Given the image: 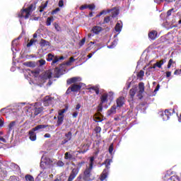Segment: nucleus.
I'll return each instance as SVG.
<instances>
[{"mask_svg": "<svg viewBox=\"0 0 181 181\" xmlns=\"http://www.w3.org/2000/svg\"><path fill=\"white\" fill-rule=\"evenodd\" d=\"M108 177V170L107 169H104L103 173L100 175V180L104 181L105 179H107Z\"/></svg>", "mask_w": 181, "mask_h": 181, "instance_id": "f3484780", "label": "nucleus"}, {"mask_svg": "<svg viewBox=\"0 0 181 181\" xmlns=\"http://www.w3.org/2000/svg\"><path fill=\"white\" fill-rule=\"evenodd\" d=\"M84 163H86V162L81 161L80 163H78V168L72 169L67 181H73L74 180V179H76V176L78 175V173L80 172V168H81V166H83Z\"/></svg>", "mask_w": 181, "mask_h": 181, "instance_id": "f03ea898", "label": "nucleus"}, {"mask_svg": "<svg viewBox=\"0 0 181 181\" xmlns=\"http://www.w3.org/2000/svg\"><path fill=\"white\" fill-rule=\"evenodd\" d=\"M115 30L117 32H121V30H122V24L121 23H117L115 27Z\"/></svg>", "mask_w": 181, "mask_h": 181, "instance_id": "c85d7f7f", "label": "nucleus"}, {"mask_svg": "<svg viewBox=\"0 0 181 181\" xmlns=\"http://www.w3.org/2000/svg\"><path fill=\"white\" fill-rule=\"evenodd\" d=\"M95 119H97V120H95V122H101V121H103V119H101V117H96Z\"/></svg>", "mask_w": 181, "mask_h": 181, "instance_id": "0e129e2a", "label": "nucleus"}, {"mask_svg": "<svg viewBox=\"0 0 181 181\" xmlns=\"http://www.w3.org/2000/svg\"><path fill=\"white\" fill-rule=\"evenodd\" d=\"M73 62H76V59H74V57H71L69 58V60L66 62V66H71V64L73 63Z\"/></svg>", "mask_w": 181, "mask_h": 181, "instance_id": "f704fd0d", "label": "nucleus"}, {"mask_svg": "<svg viewBox=\"0 0 181 181\" xmlns=\"http://www.w3.org/2000/svg\"><path fill=\"white\" fill-rule=\"evenodd\" d=\"M161 117L163 118V121H168L169 119V115L168 114V111H164V112L161 115Z\"/></svg>", "mask_w": 181, "mask_h": 181, "instance_id": "c756f323", "label": "nucleus"}, {"mask_svg": "<svg viewBox=\"0 0 181 181\" xmlns=\"http://www.w3.org/2000/svg\"><path fill=\"white\" fill-rule=\"evenodd\" d=\"M91 32L95 33V35H100V33L103 32V28L100 26L95 25L93 27Z\"/></svg>", "mask_w": 181, "mask_h": 181, "instance_id": "ddd939ff", "label": "nucleus"}, {"mask_svg": "<svg viewBox=\"0 0 181 181\" xmlns=\"http://www.w3.org/2000/svg\"><path fill=\"white\" fill-rule=\"evenodd\" d=\"M18 40H19V37L17 40H13L11 42L12 46H18Z\"/></svg>", "mask_w": 181, "mask_h": 181, "instance_id": "8fccbe9b", "label": "nucleus"}, {"mask_svg": "<svg viewBox=\"0 0 181 181\" xmlns=\"http://www.w3.org/2000/svg\"><path fill=\"white\" fill-rule=\"evenodd\" d=\"M90 149V144H83L81 149L78 151V153H86L87 151H89Z\"/></svg>", "mask_w": 181, "mask_h": 181, "instance_id": "2eb2a0df", "label": "nucleus"}, {"mask_svg": "<svg viewBox=\"0 0 181 181\" xmlns=\"http://www.w3.org/2000/svg\"><path fill=\"white\" fill-rule=\"evenodd\" d=\"M174 74H175V75L181 74V69L175 70L174 72Z\"/></svg>", "mask_w": 181, "mask_h": 181, "instance_id": "e2e57ef3", "label": "nucleus"}, {"mask_svg": "<svg viewBox=\"0 0 181 181\" xmlns=\"http://www.w3.org/2000/svg\"><path fill=\"white\" fill-rule=\"evenodd\" d=\"M165 111L168 112L167 115H168V118H170L175 112V109L165 110Z\"/></svg>", "mask_w": 181, "mask_h": 181, "instance_id": "7c9ffc66", "label": "nucleus"}, {"mask_svg": "<svg viewBox=\"0 0 181 181\" xmlns=\"http://www.w3.org/2000/svg\"><path fill=\"white\" fill-rule=\"evenodd\" d=\"M148 36L151 39V40H155V39L158 37V32L156 30H152L148 33Z\"/></svg>", "mask_w": 181, "mask_h": 181, "instance_id": "f8f14e48", "label": "nucleus"}, {"mask_svg": "<svg viewBox=\"0 0 181 181\" xmlns=\"http://www.w3.org/2000/svg\"><path fill=\"white\" fill-rule=\"evenodd\" d=\"M116 103H117V107L119 108H121V107H122L124 104H125V98H124V96L119 97L117 99Z\"/></svg>", "mask_w": 181, "mask_h": 181, "instance_id": "1a4fd4ad", "label": "nucleus"}, {"mask_svg": "<svg viewBox=\"0 0 181 181\" xmlns=\"http://www.w3.org/2000/svg\"><path fill=\"white\" fill-rule=\"evenodd\" d=\"M77 81H80L79 77H73L71 78H68L66 81V84L70 86V84H74V83H77Z\"/></svg>", "mask_w": 181, "mask_h": 181, "instance_id": "9b49d317", "label": "nucleus"}, {"mask_svg": "<svg viewBox=\"0 0 181 181\" xmlns=\"http://www.w3.org/2000/svg\"><path fill=\"white\" fill-rule=\"evenodd\" d=\"M64 159L71 160L73 159V155L70 154L69 152L65 153L64 154Z\"/></svg>", "mask_w": 181, "mask_h": 181, "instance_id": "473e14b6", "label": "nucleus"}, {"mask_svg": "<svg viewBox=\"0 0 181 181\" xmlns=\"http://www.w3.org/2000/svg\"><path fill=\"white\" fill-rule=\"evenodd\" d=\"M113 151H114V144H112L109 146V153L112 154Z\"/></svg>", "mask_w": 181, "mask_h": 181, "instance_id": "a18cd8bd", "label": "nucleus"}, {"mask_svg": "<svg viewBox=\"0 0 181 181\" xmlns=\"http://www.w3.org/2000/svg\"><path fill=\"white\" fill-rule=\"evenodd\" d=\"M61 71H62V70L59 67H56L54 69V72L56 73V74H60Z\"/></svg>", "mask_w": 181, "mask_h": 181, "instance_id": "bf43d9fd", "label": "nucleus"}, {"mask_svg": "<svg viewBox=\"0 0 181 181\" xmlns=\"http://www.w3.org/2000/svg\"><path fill=\"white\" fill-rule=\"evenodd\" d=\"M39 62V64L40 66H45V64H46V60L43 59H41L38 61Z\"/></svg>", "mask_w": 181, "mask_h": 181, "instance_id": "79ce46f5", "label": "nucleus"}, {"mask_svg": "<svg viewBox=\"0 0 181 181\" xmlns=\"http://www.w3.org/2000/svg\"><path fill=\"white\" fill-rule=\"evenodd\" d=\"M63 121H64V116H57L56 127H60L63 124Z\"/></svg>", "mask_w": 181, "mask_h": 181, "instance_id": "412c9836", "label": "nucleus"}, {"mask_svg": "<svg viewBox=\"0 0 181 181\" xmlns=\"http://www.w3.org/2000/svg\"><path fill=\"white\" fill-rule=\"evenodd\" d=\"M173 64H176V62L173 61V59H170L167 66L168 69H170Z\"/></svg>", "mask_w": 181, "mask_h": 181, "instance_id": "2f4dec72", "label": "nucleus"}, {"mask_svg": "<svg viewBox=\"0 0 181 181\" xmlns=\"http://www.w3.org/2000/svg\"><path fill=\"white\" fill-rule=\"evenodd\" d=\"M36 40L35 39H31L30 42L27 44V47H30V46L33 45V43H36Z\"/></svg>", "mask_w": 181, "mask_h": 181, "instance_id": "ea45409f", "label": "nucleus"}, {"mask_svg": "<svg viewBox=\"0 0 181 181\" xmlns=\"http://www.w3.org/2000/svg\"><path fill=\"white\" fill-rule=\"evenodd\" d=\"M53 17H48L47 18L46 25L47 26H50L52 25V22H53Z\"/></svg>", "mask_w": 181, "mask_h": 181, "instance_id": "72a5a7b5", "label": "nucleus"}, {"mask_svg": "<svg viewBox=\"0 0 181 181\" xmlns=\"http://www.w3.org/2000/svg\"><path fill=\"white\" fill-rule=\"evenodd\" d=\"M166 62H167V59L164 58L160 61V63L161 64L162 66H163V64H165V63H166Z\"/></svg>", "mask_w": 181, "mask_h": 181, "instance_id": "680f3d73", "label": "nucleus"}, {"mask_svg": "<svg viewBox=\"0 0 181 181\" xmlns=\"http://www.w3.org/2000/svg\"><path fill=\"white\" fill-rule=\"evenodd\" d=\"M170 76H172V72L167 71L166 72V77L169 78V77H170Z\"/></svg>", "mask_w": 181, "mask_h": 181, "instance_id": "338daca9", "label": "nucleus"}, {"mask_svg": "<svg viewBox=\"0 0 181 181\" xmlns=\"http://www.w3.org/2000/svg\"><path fill=\"white\" fill-rule=\"evenodd\" d=\"M88 9H90V11H94L95 9V5L94 4H88Z\"/></svg>", "mask_w": 181, "mask_h": 181, "instance_id": "37998d69", "label": "nucleus"}, {"mask_svg": "<svg viewBox=\"0 0 181 181\" xmlns=\"http://www.w3.org/2000/svg\"><path fill=\"white\" fill-rule=\"evenodd\" d=\"M84 43H86V38H83V39L79 42V46H84Z\"/></svg>", "mask_w": 181, "mask_h": 181, "instance_id": "4d7b16f0", "label": "nucleus"}, {"mask_svg": "<svg viewBox=\"0 0 181 181\" xmlns=\"http://www.w3.org/2000/svg\"><path fill=\"white\" fill-rule=\"evenodd\" d=\"M43 111V107H35L34 108V115H39V114H41V112Z\"/></svg>", "mask_w": 181, "mask_h": 181, "instance_id": "393cba45", "label": "nucleus"}, {"mask_svg": "<svg viewBox=\"0 0 181 181\" xmlns=\"http://www.w3.org/2000/svg\"><path fill=\"white\" fill-rule=\"evenodd\" d=\"M16 124V122L13 121L8 124L9 131H12V129H13V127H15Z\"/></svg>", "mask_w": 181, "mask_h": 181, "instance_id": "e433bc0d", "label": "nucleus"}, {"mask_svg": "<svg viewBox=\"0 0 181 181\" xmlns=\"http://www.w3.org/2000/svg\"><path fill=\"white\" fill-rule=\"evenodd\" d=\"M108 102V93H103L100 97V104H104Z\"/></svg>", "mask_w": 181, "mask_h": 181, "instance_id": "6ab92c4d", "label": "nucleus"}, {"mask_svg": "<svg viewBox=\"0 0 181 181\" xmlns=\"http://www.w3.org/2000/svg\"><path fill=\"white\" fill-rule=\"evenodd\" d=\"M103 111V103H100L98 106V112H101Z\"/></svg>", "mask_w": 181, "mask_h": 181, "instance_id": "603ef678", "label": "nucleus"}, {"mask_svg": "<svg viewBox=\"0 0 181 181\" xmlns=\"http://www.w3.org/2000/svg\"><path fill=\"white\" fill-rule=\"evenodd\" d=\"M35 9H36L35 4H30L28 8L21 9L18 16V18H24V19H29L30 13H32Z\"/></svg>", "mask_w": 181, "mask_h": 181, "instance_id": "f257e3e1", "label": "nucleus"}, {"mask_svg": "<svg viewBox=\"0 0 181 181\" xmlns=\"http://www.w3.org/2000/svg\"><path fill=\"white\" fill-rule=\"evenodd\" d=\"M47 4H49V1H47L45 4H42L40 8L45 9L47 6Z\"/></svg>", "mask_w": 181, "mask_h": 181, "instance_id": "de8ad7c7", "label": "nucleus"}, {"mask_svg": "<svg viewBox=\"0 0 181 181\" xmlns=\"http://www.w3.org/2000/svg\"><path fill=\"white\" fill-rule=\"evenodd\" d=\"M95 132H96V134H100L101 132V127H96L95 128Z\"/></svg>", "mask_w": 181, "mask_h": 181, "instance_id": "3c124183", "label": "nucleus"}, {"mask_svg": "<svg viewBox=\"0 0 181 181\" xmlns=\"http://www.w3.org/2000/svg\"><path fill=\"white\" fill-rule=\"evenodd\" d=\"M43 104L45 107H49V105H52L53 104V98L47 95L43 99Z\"/></svg>", "mask_w": 181, "mask_h": 181, "instance_id": "0eeeda50", "label": "nucleus"}, {"mask_svg": "<svg viewBox=\"0 0 181 181\" xmlns=\"http://www.w3.org/2000/svg\"><path fill=\"white\" fill-rule=\"evenodd\" d=\"M77 115H78V112H74L72 114V116H73L74 118H77Z\"/></svg>", "mask_w": 181, "mask_h": 181, "instance_id": "69168bd1", "label": "nucleus"}, {"mask_svg": "<svg viewBox=\"0 0 181 181\" xmlns=\"http://www.w3.org/2000/svg\"><path fill=\"white\" fill-rule=\"evenodd\" d=\"M112 162V159H106L103 163L105 165V168H106L105 169H107V170H109L110 166L111 165Z\"/></svg>", "mask_w": 181, "mask_h": 181, "instance_id": "bb28decb", "label": "nucleus"}, {"mask_svg": "<svg viewBox=\"0 0 181 181\" xmlns=\"http://www.w3.org/2000/svg\"><path fill=\"white\" fill-rule=\"evenodd\" d=\"M35 132H36L34 131L33 129L29 131L28 134H29L30 141H36V133Z\"/></svg>", "mask_w": 181, "mask_h": 181, "instance_id": "a211bd4d", "label": "nucleus"}, {"mask_svg": "<svg viewBox=\"0 0 181 181\" xmlns=\"http://www.w3.org/2000/svg\"><path fill=\"white\" fill-rule=\"evenodd\" d=\"M136 88H132L130 90H129V101H134V98L135 97V95L136 94Z\"/></svg>", "mask_w": 181, "mask_h": 181, "instance_id": "6e6552de", "label": "nucleus"}, {"mask_svg": "<svg viewBox=\"0 0 181 181\" xmlns=\"http://www.w3.org/2000/svg\"><path fill=\"white\" fill-rule=\"evenodd\" d=\"M50 136H51L50 134H49V133H47V134H45L44 135V137H45V138H50Z\"/></svg>", "mask_w": 181, "mask_h": 181, "instance_id": "774afa93", "label": "nucleus"}, {"mask_svg": "<svg viewBox=\"0 0 181 181\" xmlns=\"http://www.w3.org/2000/svg\"><path fill=\"white\" fill-rule=\"evenodd\" d=\"M117 112V106L112 105L110 110H107V115H111L112 114H115Z\"/></svg>", "mask_w": 181, "mask_h": 181, "instance_id": "b1692460", "label": "nucleus"}, {"mask_svg": "<svg viewBox=\"0 0 181 181\" xmlns=\"http://www.w3.org/2000/svg\"><path fill=\"white\" fill-rule=\"evenodd\" d=\"M47 127H50L49 124H40L37 125L35 127L33 128V131H42V129H45V128H47Z\"/></svg>", "mask_w": 181, "mask_h": 181, "instance_id": "4468645a", "label": "nucleus"}, {"mask_svg": "<svg viewBox=\"0 0 181 181\" xmlns=\"http://www.w3.org/2000/svg\"><path fill=\"white\" fill-rule=\"evenodd\" d=\"M72 136H73V133H71V132H69L68 133H66L64 139L61 141V145H66L67 142H69V141H71Z\"/></svg>", "mask_w": 181, "mask_h": 181, "instance_id": "423d86ee", "label": "nucleus"}, {"mask_svg": "<svg viewBox=\"0 0 181 181\" xmlns=\"http://www.w3.org/2000/svg\"><path fill=\"white\" fill-rule=\"evenodd\" d=\"M59 8H63L64 6V1L63 0H59L58 3Z\"/></svg>", "mask_w": 181, "mask_h": 181, "instance_id": "09e8293b", "label": "nucleus"}, {"mask_svg": "<svg viewBox=\"0 0 181 181\" xmlns=\"http://www.w3.org/2000/svg\"><path fill=\"white\" fill-rule=\"evenodd\" d=\"M144 76H145V71H144L143 70H141L138 74H137V77L139 78H142V77H144Z\"/></svg>", "mask_w": 181, "mask_h": 181, "instance_id": "4c0bfd02", "label": "nucleus"}, {"mask_svg": "<svg viewBox=\"0 0 181 181\" xmlns=\"http://www.w3.org/2000/svg\"><path fill=\"white\" fill-rule=\"evenodd\" d=\"M110 12H112L111 16L112 18H117L118 15H119V9L117 7H115L112 9L107 10V13H110Z\"/></svg>", "mask_w": 181, "mask_h": 181, "instance_id": "9d476101", "label": "nucleus"}, {"mask_svg": "<svg viewBox=\"0 0 181 181\" xmlns=\"http://www.w3.org/2000/svg\"><path fill=\"white\" fill-rule=\"evenodd\" d=\"M57 166H60L62 168V167L64 166V163L62 160H59L57 163Z\"/></svg>", "mask_w": 181, "mask_h": 181, "instance_id": "6e6d98bb", "label": "nucleus"}, {"mask_svg": "<svg viewBox=\"0 0 181 181\" xmlns=\"http://www.w3.org/2000/svg\"><path fill=\"white\" fill-rule=\"evenodd\" d=\"M88 90H93L94 92H95V94L98 95L100 94V88L98 86H91L88 88Z\"/></svg>", "mask_w": 181, "mask_h": 181, "instance_id": "a878e982", "label": "nucleus"}, {"mask_svg": "<svg viewBox=\"0 0 181 181\" xmlns=\"http://www.w3.org/2000/svg\"><path fill=\"white\" fill-rule=\"evenodd\" d=\"M112 19V17L111 16H105L104 18L103 23H100V25H105V23H110Z\"/></svg>", "mask_w": 181, "mask_h": 181, "instance_id": "cd10ccee", "label": "nucleus"}, {"mask_svg": "<svg viewBox=\"0 0 181 181\" xmlns=\"http://www.w3.org/2000/svg\"><path fill=\"white\" fill-rule=\"evenodd\" d=\"M80 90H81V85L74 83L67 88L65 94L69 95L71 93H78Z\"/></svg>", "mask_w": 181, "mask_h": 181, "instance_id": "7ed1b4c3", "label": "nucleus"}, {"mask_svg": "<svg viewBox=\"0 0 181 181\" xmlns=\"http://www.w3.org/2000/svg\"><path fill=\"white\" fill-rule=\"evenodd\" d=\"M173 11H175V8H171V9L168 10L167 11V16H170V15H172V12H173Z\"/></svg>", "mask_w": 181, "mask_h": 181, "instance_id": "13d9d810", "label": "nucleus"}, {"mask_svg": "<svg viewBox=\"0 0 181 181\" xmlns=\"http://www.w3.org/2000/svg\"><path fill=\"white\" fill-rule=\"evenodd\" d=\"M5 124V120L4 118H0V128H2L4 127V124Z\"/></svg>", "mask_w": 181, "mask_h": 181, "instance_id": "5fc2aeb1", "label": "nucleus"}, {"mask_svg": "<svg viewBox=\"0 0 181 181\" xmlns=\"http://www.w3.org/2000/svg\"><path fill=\"white\" fill-rule=\"evenodd\" d=\"M144 93H145V83L140 82L139 83V92L137 93L139 100H142V98H144V95H142Z\"/></svg>", "mask_w": 181, "mask_h": 181, "instance_id": "39448f33", "label": "nucleus"}, {"mask_svg": "<svg viewBox=\"0 0 181 181\" xmlns=\"http://www.w3.org/2000/svg\"><path fill=\"white\" fill-rule=\"evenodd\" d=\"M56 58V55L52 54V53H49L47 55V58H46V60L47 62H54V59Z\"/></svg>", "mask_w": 181, "mask_h": 181, "instance_id": "4be33fe9", "label": "nucleus"}, {"mask_svg": "<svg viewBox=\"0 0 181 181\" xmlns=\"http://www.w3.org/2000/svg\"><path fill=\"white\" fill-rule=\"evenodd\" d=\"M155 66H156V67H158V69H162V64L160 63V62H157L156 64H155Z\"/></svg>", "mask_w": 181, "mask_h": 181, "instance_id": "052dcab7", "label": "nucleus"}, {"mask_svg": "<svg viewBox=\"0 0 181 181\" xmlns=\"http://www.w3.org/2000/svg\"><path fill=\"white\" fill-rule=\"evenodd\" d=\"M25 179L26 181H35V178H33V176L30 175H26L25 176Z\"/></svg>", "mask_w": 181, "mask_h": 181, "instance_id": "c9c22d12", "label": "nucleus"}, {"mask_svg": "<svg viewBox=\"0 0 181 181\" xmlns=\"http://www.w3.org/2000/svg\"><path fill=\"white\" fill-rule=\"evenodd\" d=\"M69 110V106H66L64 109L59 110L58 111V117H64V112H67V110Z\"/></svg>", "mask_w": 181, "mask_h": 181, "instance_id": "5701e85b", "label": "nucleus"}, {"mask_svg": "<svg viewBox=\"0 0 181 181\" xmlns=\"http://www.w3.org/2000/svg\"><path fill=\"white\" fill-rule=\"evenodd\" d=\"M60 60H64V57L62 56L59 57V56L56 55L54 61L51 63V66L59 64V62H60Z\"/></svg>", "mask_w": 181, "mask_h": 181, "instance_id": "dca6fc26", "label": "nucleus"}, {"mask_svg": "<svg viewBox=\"0 0 181 181\" xmlns=\"http://www.w3.org/2000/svg\"><path fill=\"white\" fill-rule=\"evenodd\" d=\"M54 26L56 30H57V32H60V30H61L60 25H59L57 24V23H54Z\"/></svg>", "mask_w": 181, "mask_h": 181, "instance_id": "c03bdc74", "label": "nucleus"}, {"mask_svg": "<svg viewBox=\"0 0 181 181\" xmlns=\"http://www.w3.org/2000/svg\"><path fill=\"white\" fill-rule=\"evenodd\" d=\"M115 46H117V40H114V41L112 42V45H110L108 46V48H109V49H113V47H115Z\"/></svg>", "mask_w": 181, "mask_h": 181, "instance_id": "a19ab883", "label": "nucleus"}, {"mask_svg": "<svg viewBox=\"0 0 181 181\" xmlns=\"http://www.w3.org/2000/svg\"><path fill=\"white\" fill-rule=\"evenodd\" d=\"M52 73L51 71H46L45 72L42 73L40 76V78L41 81H44V83L46 81V80H50L52 78Z\"/></svg>", "mask_w": 181, "mask_h": 181, "instance_id": "20e7f679", "label": "nucleus"}, {"mask_svg": "<svg viewBox=\"0 0 181 181\" xmlns=\"http://www.w3.org/2000/svg\"><path fill=\"white\" fill-rule=\"evenodd\" d=\"M88 8V4H84L80 6L81 11H84V9Z\"/></svg>", "mask_w": 181, "mask_h": 181, "instance_id": "49530a36", "label": "nucleus"}, {"mask_svg": "<svg viewBox=\"0 0 181 181\" xmlns=\"http://www.w3.org/2000/svg\"><path fill=\"white\" fill-rule=\"evenodd\" d=\"M57 12H60V8H57L56 9L52 11V15H56Z\"/></svg>", "mask_w": 181, "mask_h": 181, "instance_id": "864d4df0", "label": "nucleus"}, {"mask_svg": "<svg viewBox=\"0 0 181 181\" xmlns=\"http://www.w3.org/2000/svg\"><path fill=\"white\" fill-rule=\"evenodd\" d=\"M24 64L27 66V67H35V64L32 62H25Z\"/></svg>", "mask_w": 181, "mask_h": 181, "instance_id": "58836bf2", "label": "nucleus"}, {"mask_svg": "<svg viewBox=\"0 0 181 181\" xmlns=\"http://www.w3.org/2000/svg\"><path fill=\"white\" fill-rule=\"evenodd\" d=\"M40 46L41 47H46V46H50V42L45 39H41Z\"/></svg>", "mask_w": 181, "mask_h": 181, "instance_id": "aec40b11", "label": "nucleus"}]
</instances>
